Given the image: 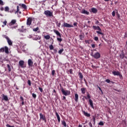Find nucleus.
<instances>
[{"instance_id": "c85d7f7f", "label": "nucleus", "mask_w": 127, "mask_h": 127, "mask_svg": "<svg viewBox=\"0 0 127 127\" xmlns=\"http://www.w3.org/2000/svg\"><path fill=\"white\" fill-rule=\"evenodd\" d=\"M44 38L45 39H47V40H48V39H50V36H49V35L44 36Z\"/></svg>"}, {"instance_id": "13d9d810", "label": "nucleus", "mask_w": 127, "mask_h": 127, "mask_svg": "<svg viewBox=\"0 0 127 127\" xmlns=\"http://www.w3.org/2000/svg\"><path fill=\"white\" fill-rule=\"evenodd\" d=\"M95 21H96L95 22L96 24H99V21H98V20L97 19H95Z\"/></svg>"}, {"instance_id": "e433bc0d", "label": "nucleus", "mask_w": 127, "mask_h": 127, "mask_svg": "<svg viewBox=\"0 0 127 127\" xmlns=\"http://www.w3.org/2000/svg\"><path fill=\"white\" fill-rule=\"evenodd\" d=\"M7 66L8 70L9 72H10V71H11V68H10V65H9V64H7Z\"/></svg>"}, {"instance_id": "f03ea898", "label": "nucleus", "mask_w": 127, "mask_h": 127, "mask_svg": "<svg viewBox=\"0 0 127 127\" xmlns=\"http://www.w3.org/2000/svg\"><path fill=\"white\" fill-rule=\"evenodd\" d=\"M44 14H45L46 16L51 17V16H53V12H52L50 10H47L44 11Z\"/></svg>"}, {"instance_id": "c9c22d12", "label": "nucleus", "mask_w": 127, "mask_h": 127, "mask_svg": "<svg viewBox=\"0 0 127 127\" xmlns=\"http://www.w3.org/2000/svg\"><path fill=\"white\" fill-rule=\"evenodd\" d=\"M49 48L51 50H53V49H54V47L53 46V45H50L49 46Z\"/></svg>"}, {"instance_id": "aec40b11", "label": "nucleus", "mask_w": 127, "mask_h": 127, "mask_svg": "<svg viewBox=\"0 0 127 127\" xmlns=\"http://www.w3.org/2000/svg\"><path fill=\"white\" fill-rule=\"evenodd\" d=\"M113 75H115V76H120V72L119 71H113Z\"/></svg>"}, {"instance_id": "6e6552de", "label": "nucleus", "mask_w": 127, "mask_h": 127, "mask_svg": "<svg viewBox=\"0 0 127 127\" xmlns=\"http://www.w3.org/2000/svg\"><path fill=\"white\" fill-rule=\"evenodd\" d=\"M40 119L46 122V117H45V116H44L42 113L40 114Z\"/></svg>"}, {"instance_id": "72a5a7b5", "label": "nucleus", "mask_w": 127, "mask_h": 127, "mask_svg": "<svg viewBox=\"0 0 127 127\" xmlns=\"http://www.w3.org/2000/svg\"><path fill=\"white\" fill-rule=\"evenodd\" d=\"M79 75L80 79H81V80H83V74H82V73L79 72Z\"/></svg>"}, {"instance_id": "4c0bfd02", "label": "nucleus", "mask_w": 127, "mask_h": 127, "mask_svg": "<svg viewBox=\"0 0 127 127\" xmlns=\"http://www.w3.org/2000/svg\"><path fill=\"white\" fill-rule=\"evenodd\" d=\"M120 56L121 59H124V58H125V55L124 54H121Z\"/></svg>"}, {"instance_id": "4be33fe9", "label": "nucleus", "mask_w": 127, "mask_h": 127, "mask_svg": "<svg viewBox=\"0 0 127 127\" xmlns=\"http://www.w3.org/2000/svg\"><path fill=\"white\" fill-rule=\"evenodd\" d=\"M18 12L21 14V11H19V7L17 6V11H15V14H16Z\"/></svg>"}, {"instance_id": "473e14b6", "label": "nucleus", "mask_w": 127, "mask_h": 127, "mask_svg": "<svg viewBox=\"0 0 127 127\" xmlns=\"http://www.w3.org/2000/svg\"><path fill=\"white\" fill-rule=\"evenodd\" d=\"M4 11H9V7L8 6L5 7Z\"/></svg>"}, {"instance_id": "f3484780", "label": "nucleus", "mask_w": 127, "mask_h": 127, "mask_svg": "<svg viewBox=\"0 0 127 127\" xmlns=\"http://www.w3.org/2000/svg\"><path fill=\"white\" fill-rule=\"evenodd\" d=\"M89 102L90 107H91V108H92V109H94V104H93V100L91 99H89Z\"/></svg>"}, {"instance_id": "5701e85b", "label": "nucleus", "mask_w": 127, "mask_h": 127, "mask_svg": "<svg viewBox=\"0 0 127 127\" xmlns=\"http://www.w3.org/2000/svg\"><path fill=\"white\" fill-rule=\"evenodd\" d=\"M83 115H84L85 116V117H90L91 115H90V114L85 112V111H83Z\"/></svg>"}, {"instance_id": "5fc2aeb1", "label": "nucleus", "mask_w": 127, "mask_h": 127, "mask_svg": "<svg viewBox=\"0 0 127 127\" xmlns=\"http://www.w3.org/2000/svg\"><path fill=\"white\" fill-rule=\"evenodd\" d=\"M55 74V70H53L52 72V75H53V76H54Z\"/></svg>"}, {"instance_id": "a19ab883", "label": "nucleus", "mask_w": 127, "mask_h": 127, "mask_svg": "<svg viewBox=\"0 0 127 127\" xmlns=\"http://www.w3.org/2000/svg\"><path fill=\"white\" fill-rule=\"evenodd\" d=\"M32 96L33 97V98H34V99H36V94H34V93H32Z\"/></svg>"}, {"instance_id": "338daca9", "label": "nucleus", "mask_w": 127, "mask_h": 127, "mask_svg": "<svg viewBox=\"0 0 127 127\" xmlns=\"http://www.w3.org/2000/svg\"><path fill=\"white\" fill-rule=\"evenodd\" d=\"M98 89H99L100 91H101V92H102V89L101 88V87H98Z\"/></svg>"}, {"instance_id": "cd10ccee", "label": "nucleus", "mask_w": 127, "mask_h": 127, "mask_svg": "<svg viewBox=\"0 0 127 127\" xmlns=\"http://www.w3.org/2000/svg\"><path fill=\"white\" fill-rule=\"evenodd\" d=\"M92 42V40H85V42L86 43V44H90V42Z\"/></svg>"}, {"instance_id": "0eeeda50", "label": "nucleus", "mask_w": 127, "mask_h": 127, "mask_svg": "<svg viewBox=\"0 0 127 127\" xmlns=\"http://www.w3.org/2000/svg\"><path fill=\"white\" fill-rule=\"evenodd\" d=\"M28 65L29 67H32V66H33V62L31 59H29L28 60Z\"/></svg>"}, {"instance_id": "4d7b16f0", "label": "nucleus", "mask_w": 127, "mask_h": 127, "mask_svg": "<svg viewBox=\"0 0 127 127\" xmlns=\"http://www.w3.org/2000/svg\"><path fill=\"white\" fill-rule=\"evenodd\" d=\"M89 125L90 127H93V125L92 124V123L90 122L89 123Z\"/></svg>"}, {"instance_id": "20e7f679", "label": "nucleus", "mask_w": 127, "mask_h": 127, "mask_svg": "<svg viewBox=\"0 0 127 127\" xmlns=\"http://www.w3.org/2000/svg\"><path fill=\"white\" fill-rule=\"evenodd\" d=\"M4 38H5V39H6L8 45H9L10 46H12V41H11V40H10V39H9V37H7V36L4 35Z\"/></svg>"}, {"instance_id": "37998d69", "label": "nucleus", "mask_w": 127, "mask_h": 127, "mask_svg": "<svg viewBox=\"0 0 127 127\" xmlns=\"http://www.w3.org/2000/svg\"><path fill=\"white\" fill-rule=\"evenodd\" d=\"M20 102L24 101V99H23V97L22 96H20Z\"/></svg>"}, {"instance_id": "052dcab7", "label": "nucleus", "mask_w": 127, "mask_h": 127, "mask_svg": "<svg viewBox=\"0 0 127 127\" xmlns=\"http://www.w3.org/2000/svg\"><path fill=\"white\" fill-rule=\"evenodd\" d=\"M77 24H78V23H77V22H74V23H73L74 26H77Z\"/></svg>"}, {"instance_id": "f257e3e1", "label": "nucleus", "mask_w": 127, "mask_h": 127, "mask_svg": "<svg viewBox=\"0 0 127 127\" xmlns=\"http://www.w3.org/2000/svg\"><path fill=\"white\" fill-rule=\"evenodd\" d=\"M54 32L59 37L57 38L58 41H59V42H61L62 41V39L61 38V34H60V32L56 30H54Z\"/></svg>"}, {"instance_id": "79ce46f5", "label": "nucleus", "mask_w": 127, "mask_h": 127, "mask_svg": "<svg viewBox=\"0 0 127 127\" xmlns=\"http://www.w3.org/2000/svg\"><path fill=\"white\" fill-rule=\"evenodd\" d=\"M4 4V3H3V1L2 0H0V5H3Z\"/></svg>"}, {"instance_id": "bf43d9fd", "label": "nucleus", "mask_w": 127, "mask_h": 127, "mask_svg": "<svg viewBox=\"0 0 127 127\" xmlns=\"http://www.w3.org/2000/svg\"><path fill=\"white\" fill-rule=\"evenodd\" d=\"M117 16L118 18H119V19H120V18H121V16L119 14H117Z\"/></svg>"}, {"instance_id": "58836bf2", "label": "nucleus", "mask_w": 127, "mask_h": 127, "mask_svg": "<svg viewBox=\"0 0 127 127\" xmlns=\"http://www.w3.org/2000/svg\"><path fill=\"white\" fill-rule=\"evenodd\" d=\"M96 32H97V33H98V34H100L101 35H104V34L102 32H101L99 31H97Z\"/></svg>"}, {"instance_id": "8fccbe9b", "label": "nucleus", "mask_w": 127, "mask_h": 127, "mask_svg": "<svg viewBox=\"0 0 127 127\" xmlns=\"http://www.w3.org/2000/svg\"><path fill=\"white\" fill-rule=\"evenodd\" d=\"M112 16H116V12L115 11H113L112 13Z\"/></svg>"}, {"instance_id": "c03bdc74", "label": "nucleus", "mask_w": 127, "mask_h": 127, "mask_svg": "<svg viewBox=\"0 0 127 127\" xmlns=\"http://www.w3.org/2000/svg\"><path fill=\"white\" fill-rule=\"evenodd\" d=\"M105 82H106L107 83H108V84L111 83V80H110V79H107L105 80Z\"/></svg>"}, {"instance_id": "de8ad7c7", "label": "nucleus", "mask_w": 127, "mask_h": 127, "mask_svg": "<svg viewBox=\"0 0 127 127\" xmlns=\"http://www.w3.org/2000/svg\"><path fill=\"white\" fill-rule=\"evenodd\" d=\"M92 120H93V122L94 124H96V118L95 117H93L92 118Z\"/></svg>"}, {"instance_id": "2f4dec72", "label": "nucleus", "mask_w": 127, "mask_h": 127, "mask_svg": "<svg viewBox=\"0 0 127 127\" xmlns=\"http://www.w3.org/2000/svg\"><path fill=\"white\" fill-rule=\"evenodd\" d=\"M63 51H64V49H62L60 50L58 52L59 54H62Z\"/></svg>"}, {"instance_id": "9d476101", "label": "nucleus", "mask_w": 127, "mask_h": 127, "mask_svg": "<svg viewBox=\"0 0 127 127\" xmlns=\"http://www.w3.org/2000/svg\"><path fill=\"white\" fill-rule=\"evenodd\" d=\"M81 13H82L83 14H86L87 15H89V14H90V12H89V11L85 10L84 9H82L81 10Z\"/></svg>"}, {"instance_id": "423d86ee", "label": "nucleus", "mask_w": 127, "mask_h": 127, "mask_svg": "<svg viewBox=\"0 0 127 127\" xmlns=\"http://www.w3.org/2000/svg\"><path fill=\"white\" fill-rule=\"evenodd\" d=\"M32 22V18L31 17L28 18L27 20V25H31V23Z\"/></svg>"}, {"instance_id": "49530a36", "label": "nucleus", "mask_w": 127, "mask_h": 127, "mask_svg": "<svg viewBox=\"0 0 127 127\" xmlns=\"http://www.w3.org/2000/svg\"><path fill=\"white\" fill-rule=\"evenodd\" d=\"M98 125L99 126H103L104 125V122L101 121L98 124Z\"/></svg>"}, {"instance_id": "6ab92c4d", "label": "nucleus", "mask_w": 127, "mask_h": 127, "mask_svg": "<svg viewBox=\"0 0 127 127\" xmlns=\"http://www.w3.org/2000/svg\"><path fill=\"white\" fill-rule=\"evenodd\" d=\"M85 99L86 100H88V99H89V100H91V96L88 92L87 93V97L85 96Z\"/></svg>"}, {"instance_id": "774afa93", "label": "nucleus", "mask_w": 127, "mask_h": 127, "mask_svg": "<svg viewBox=\"0 0 127 127\" xmlns=\"http://www.w3.org/2000/svg\"><path fill=\"white\" fill-rule=\"evenodd\" d=\"M83 126H82V125H78V127H82Z\"/></svg>"}, {"instance_id": "7c9ffc66", "label": "nucleus", "mask_w": 127, "mask_h": 127, "mask_svg": "<svg viewBox=\"0 0 127 127\" xmlns=\"http://www.w3.org/2000/svg\"><path fill=\"white\" fill-rule=\"evenodd\" d=\"M84 37H85L84 34L83 35H80L79 36V38H80V40H83V39H84Z\"/></svg>"}, {"instance_id": "3c124183", "label": "nucleus", "mask_w": 127, "mask_h": 127, "mask_svg": "<svg viewBox=\"0 0 127 127\" xmlns=\"http://www.w3.org/2000/svg\"><path fill=\"white\" fill-rule=\"evenodd\" d=\"M94 40H95V41H98L99 40V38L98 37H95Z\"/></svg>"}, {"instance_id": "412c9836", "label": "nucleus", "mask_w": 127, "mask_h": 127, "mask_svg": "<svg viewBox=\"0 0 127 127\" xmlns=\"http://www.w3.org/2000/svg\"><path fill=\"white\" fill-rule=\"evenodd\" d=\"M56 115L57 116L58 122L60 123V116H59V114H58V113L56 112Z\"/></svg>"}, {"instance_id": "bb28decb", "label": "nucleus", "mask_w": 127, "mask_h": 127, "mask_svg": "<svg viewBox=\"0 0 127 127\" xmlns=\"http://www.w3.org/2000/svg\"><path fill=\"white\" fill-rule=\"evenodd\" d=\"M62 125L64 126V127H66V122H65V121H62Z\"/></svg>"}, {"instance_id": "864d4df0", "label": "nucleus", "mask_w": 127, "mask_h": 127, "mask_svg": "<svg viewBox=\"0 0 127 127\" xmlns=\"http://www.w3.org/2000/svg\"><path fill=\"white\" fill-rule=\"evenodd\" d=\"M39 90L40 91V92H41V93H42V92H43V89H42V88L39 87Z\"/></svg>"}, {"instance_id": "a211bd4d", "label": "nucleus", "mask_w": 127, "mask_h": 127, "mask_svg": "<svg viewBox=\"0 0 127 127\" xmlns=\"http://www.w3.org/2000/svg\"><path fill=\"white\" fill-rule=\"evenodd\" d=\"M74 96H75V102H78V100H79V95H78V94L77 93H75L74 94Z\"/></svg>"}, {"instance_id": "b1692460", "label": "nucleus", "mask_w": 127, "mask_h": 127, "mask_svg": "<svg viewBox=\"0 0 127 127\" xmlns=\"http://www.w3.org/2000/svg\"><path fill=\"white\" fill-rule=\"evenodd\" d=\"M81 91L82 94H83V95H85V93H86V88H81Z\"/></svg>"}, {"instance_id": "09e8293b", "label": "nucleus", "mask_w": 127, "mask_h": 127, "mask_svg": "<svg viewBox=\"0 0 127 127\" xmlns=\"http://www.w3.org/2000/svg\"><path fill=\"white\" fill-rule=\"evenodd\" d=\"M1 52H4V48H2L0 49Z\"/></svg>"}, {"instance_id": "393cba45", "label": "nucleus", "mask_w": 127, "mask_h": 127, "mask_svg": "<svg viewBox=\"0 0 127 127\" xmlns=\"http://www.w3.org/2000/svg\"><path fill=\"white\" fill-rule=\"evenodd\" d=\"M18 30L19 32H26V29H18Z\"/></svg>"}, {"instance_id": "dca6fc26", "label": "nucleus", "mask_w": 127, "mask_h": 127, "mask_svg": "<svg viewBox=\"0 0 127 127\" xmlns=\"http://www.w3.org/2000/svg\"><path fill=\"white\" fill-rule=\"evenodd\" d=\"M19 5H20V6H21V7H22V8H24V9H27V6H26V5H25V4L20 3Z\"/></svg>"}, {"instance_id": "9b49d317", "label": "nucleus", "mask_w": 127, "mask_h": 127, "mask_svg": "<svg viewBox=\"0 0 127 127\" xmlns=\"http://www.w3.org/2000/svg\"><path fill=\"white\" fill-rule=\"evenodd\" d=\"M19 65L21 67V68H24V61H20L19 62Z\"/></svg>"}, {"instance_id": "c756f323", "label": "nucleus", "mask_w": 127, "mask_h": 127, "mask_svg": "<svg viewBox=\"0 0 127 127\" xmlns=\"http://www.w3.org/2000/svg\"><path fill=\"white\" fill-rule=\"evenodd\" d=\"M4 51L6 53H8V48L7 47H4Z\"/></svg>"}, {"instance_id": "6e6d98bb", "label": "nucleus", "mask_w": 127, "mask_h": 127, "mask_svg": "<svg viewBox=\"0 0 127 127\" xmlns=\"http://www.w3.org/2000/svg\"><path fill=\"white\" fill-rule=\"evenodd\" d=\"M91 47H92V48H95V47H96V45L95 44H92L91 45Z\"/></svg>"}, {"instance_id": "a18cd8bd", "label": "nucleus", "mask_w": 127, "mask_h": 127, "mask_svg": "<svg viewBox=\"0 0 127 127\" xmlns=\"http://www.w3.org/2000/svg\"><path fill=\"white\" fill-rule=\"evenodd\" d=\"M28 84L29 86H31V81H30V80H28Z\"/></svg>"}, {"instance_id": "a878e982", "label": "nucleus", "mask_w": 127, "mask_h": 127, "mask_svg": "<svg viewBox=\"0 0 127 127\" xmlns=\"http://www.w3.org/2000/svg\"><path fill=\"white\" fill-rule=\"evenodd\" d=\"M41 39V37L38 36V37L34 38L33 39L34 40H40Z\"/></svg>"}, {"instance_id": "680f3d73", "label": "nucleus", "mask_w": 127, "mask_h": 127, "mask_svg": "<svg viewBox=\"0 0 127 127\" xmlns=\"http://www.w3.org/2000/svg\"><path fill=\"white\" fill-rule=\"evenodd\" d=\"M14 28L15 29V28H17V25L16 26L12 27V29H13Z\"/></svg>"}, {"instance_id": "603ef678", "label": "nucleus", "mask_w": 127, "mask_h": 127, "mask_svg": "<svg viewBox=\"0 0 127 127\" xmlns=\"http://www.w3.org/2000/svg\"><path fill=\"white\" fill-rule=\"evenodd\" d=\"M57 26H58V27H60V26H61V23H60V22L57 23Z\"/></svg>"}, {"instance_id": "69168bd1", "label": "nucleus", "mask_w": 127, "mask_h": 127, "mask_svg": "<svg viewBox=\"0 0 127 127\" xmlns=\"http://www.w3.org/2000/svg\"><path fill=\"white\" fill-rule=\"evenodd\" d=\"M6 127H10V126L9 125H8V124H7L6 125Z\"/></svg>"}, {"instance_id": "0e129e2a", "label": "nucleus", "mask_w": 127, "mask_h": 127, "mask_svg": "<svg viewBox=\"0 0 127 127\" xmlns=\"http://www.w3.org/2000/svg\"><path fill=\"white\" fill-rule=\"evenodd\" d=\"M22 103H21V105L22 106H23V105H24V101H21Z\"/></svg>"}, {"instance_id": "f704fd0d", "label": "nucleus", "mask_w": 127, "mask_h": 127, "mask_svg": "<svg viewBox=\"0 0 127 127\" xmlns=\"http://www.w3.org/2000/svg\"><path fill=\"white\" fill-rule=\"evenodd\" d=\"M6 23H7V22L6 21V20H4V21L3 22V25H2V27H4L5 25H6Z\"/></svg>"}, {"instance_id": "ddd939ff", "label": "nucleus", "mask_w": 127, "mask_h": 127, "mask_svg": "<svg viewBox=\"0 0 127 127\" xmlns=\"http://www.w3.org/2000/svg\"><path fill=\"white\" fill-rule=\"evenodd\" d=\"M92 28L93 29H95V30H99V31H102V29H101V28H100L99 26H93Z\"/></svg>"}, {"instance_id": "7ed1b4c3", "label": "nucleus", "mask_w": 127, "mask_h": 127, "mask_svg": "<svg viewBox=\"0 0 127 127\" xmlns=\"http://www.w3.org/2000/svg\"><path fill=\"white\" fill-rule=\"evenodd\" d=\"M61 91L63 93V95L64 96H69L71 94V92L69 90H65L64 89L62 88Z\"/></svg>"}, {"instance_id": "ea45409f", "label": "nucleus", "mask_w": 127, "mask_h": 127, "mask_svg": "<svg viewBox=\"0 0 127 127\" xmlns=\"http://www.w3.org/2000/svg\"><path fill=\"white\" fill-rule=\"evenodd\" d=\"M39 30V28L37 27L36 28H34L33 30L35 32L38 31Z\"/></svg>"}, {"instance_id": "1a4fd4ad", "label": "nucleus", "mask_w": 127, "mask_h": 127, "mask_svg": "<svg viewBox=\"0 0 127 127\" xmlns=\"http://www.w3.org/2000/svg\"><path fill=\"white\" fill-rule=\"evenodd\" d=\"M63 26L64 27H68V28L73 27V25L65 22L64 23Z\"/></svg>"}, {"instance_id": "4468645a", "label": "nucleus", "mask_w": 127, "mask_h": 127, "mask_svg": "<svg viewBox=\"0 0 127 127\" xmlns=\"http://www.w3.org/2000/svg\"><path fill=\"white\" fill-rule=\"evenodd\" d=\"M2 100H4V101H6V102H7L8 101V97L7 96L5 95L4 94H2Z\"/></svg>"}, {"instance_id": "f8f14e48", "label": "nucleus", "mask_w": 127, "mask_h": 127, "mask_svg": "<svg viewBox=\"0 0 127 127\" xmlns=\"http://www.w3.org/2000/svg\"><path fill=\"white\" fill-rule=\"evenodd\" d=\"M16 23V20L13 19L9 23V26H12V25H13V24H15Z\"/></svg>"}, {"instance_id": "2eb2a0df", "label": "nucleus", "mask_w": 127, "mask_h": 127, "mask_svg": "<svg viewBox=\"0 0 127 127\" xmlns=\"http://www.w3.org/2000/svg\"><path fill=\"white\" fill-rule=\"evenodd\" d=\"M91 10L92 11V12H93V13H97V12H98V10L97 9V8L93 7L91 9Z\"/></svg>"}, {"instance_id": "e2e57ef3", "label": "nucleus", "mask_w": 127, "mask_h": 127, "mask_svg": "<svg viewBox=\"0 0 127 127\" xmlns=\"http://www.w3.org/2000/svg\"><path fill=\"white\" fill-rule=\"evenodd\" d=\"M3 9H4V8L2 7L0 8V10H1V11H2L3 10Z\"/></svg>"}, {"instance_id": "39448f33", "label": "nucleus", "mask_w": 127, "mask_h": 127, "mask_svg": "<svg viewBox=\"0 0 127 127\" xmlns=\"http://www.w3.org/2000/svg\"><path fill=\"white\" fill-rule=\"evenodd\" d=\"M92 56L95 59H99V58H101V54L99 52L95 53Z\"/></svg>"}]
</instances>
